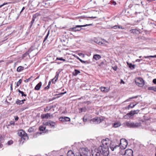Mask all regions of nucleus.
Masks as SVG:
<instances>
[{"label":"nucleus","mask_w":156,"mask_h":156,"mask_svg":"<svg viewBox=\"0 0 156 156\" xmlns=\"http://www.w3.org/2000/svg\"><path fill=\"white\" fill-rule=\"evenodd\" d=\"M18 91L19 93H20L21 94L22 96H25V97L27 95L25 94H24V92L23 91H21L20 90H18Z\"/></svg>","instance_id":"c9c22d12"},{"label":"nucleus","mask_w":156,"mask_h":156,"mask_svg":"<svg viewBox=\"0 0 156 156\" xmlns=\"http://www.w3.org/2000/svg\"><path fill=\"white\" fill-rule=\"evenodd\" d=\"M50 116V113H47L45 114H43L41 115V117L42 119L46 118L48 119Z\"/></svg>","instance_id":"aec40b11"},{"label":"nucleus","mask_w":156,"mask_h":156,"mask_svg":"<svg viewBox=\"0 0 156 156\" xmlns=\"http://www.w3.org/2000/svg\"><path fill=\"white\" fill-rule=\"evenodd\" d=\"M119 144L120 148L124 149L127 145V141L124 139H120V144Z\"/></svg>","instance_id":"39448f33"},{"label":"nucleus","mask_w":156,"mask_h":156,"mask_svg":"<svg viewBox=\"0 0 156 156\" xmlns=\"http://www.w3.org/2000/svg\"><path fill=\"white\" fill-rule=\"evenodd\" d=\"M153 82L155 84H156V79H154L153 80Z\"/></svg>","instance_id":"bf43d9fd"},{"label":"nucleus","mask_w":156,"mask_h":156,"mask_svg":"<svg viewBox=\"0 0 156 156\" xmlns=\"http://www.w3.org/2000/svg\"><path fill=\"white\" fill-rule=\"evenodd\" d=\"M110 141L108 138H106L105 140L103 139L102 140L101 142L102 144L100 146H108V144H109Z\"/></svg>","instance_id":"9d476101"},{"label":"nucleus","mask_w":156,"mask_h":156,"mask_svg":"<svg viewBox=\"0 0 156 156\" xmlns=\"http://www.w3.org/2000/svg\"><path fill=\"white\" fill-rule=\"evenodd\" d=\"M130 32L131 33H133L134 34H137V32H138L139 31L138 30L136 29H132L130 30Z\"/></svg>","instance_id":"cd10ccee"},{"label":"nucleus","mask_w":156,"mask_h":156,"mask_svg":"<svg viewBox=\"0 0 156 156\" xmlns=\"http://www.w3.org/2000/svg\"><path fill=\"white\" fill-rule=\"evenodd\" d=\"M33 47H31L28 50L27 52H26V53L23 55V57H25L28 55L32 51H33L32 49Z\"/></svg>","instance_id":"f3484780"},{"label":"nucleus","mask_w":156,"mask_h":156,"mask_svg":"<svg viewBox=\"0 0 156 156\" xmlns=\"http://www.w3.org/2000/svg\"><path fill=\"white\" fill-rule=\"evenodd\" d=\"M7 143L9 145H10L13 143V141L12 140H10Z\"/></svg>","instance_id":"a18cd8bd"},{"label":"nucleus","mask_w":156,"mask_h":156,"mask_svg":"<svg viewBox=\"0 0 156 156\" xmlns=\"http://www.w3.org/2000/svg\"><path fill=\"white\" fill-rule=\"evenodd\" d=\"M100 89L101 91L104 93L108 92L110 90V88L108 87H100Z\"/></svg>","instance_id":"ddd939ff"},{"label":"nucleus","mask_w":156,"mask_h":156,"mask_svg":"<svg viewBox=\"0 0 156 156\" xmlns=\"http://www.w3.org/2000/svg\"><path fill=\"white\" fill-rule=\"evenodd\" d=\"M16 103L17 105H22L23 104V101H21V100H20L19 99H17L16 101Z\"/></svg>","instance_id":"c756f323"},{"label":"nucleus","mask_w":156,"mask_h":156,"mask_svg":"<svg viewBox=\"0 0 156 156\" xmlns=\"http://www.w3.org/2000/svg\"><path fill=\"white\" fill-rule=\"evenodd\" d=\"M52 106L50 107L47 106L46 108L44 109V111L45 112H48L52 108Z\"/></svg>","instance_id":"2f4dec72"},{"label":"nucleus","mask_w":156,"mask_h":156,"mask_svg":"<svg viewBox=\"0 0 156 156\" xmlns=\"http://www.w3.org/2000/svg\"><path fill=\"white\" fill-rule=\"evenodd\" d=\"M60 72H56V75L55 77L52 80V81L53 83L55 84L58 79V77Z\"/></svg>","instance_id":"9b49d317"},{"label":"nucleus","mask_w":156,"mask_h":156,"mask_svg":"<svg viewBox=\"0 0 156 156\" xmlns=\"http://www.w3.org/2000/svg\"><path fill=\"white\" fill-rule=\"evenodd\" d=\"M139 112V110H134V111H132V112L133 113H134V114H137Z\"/></svg>","instance_id":"3c124183"},{"label":"nucleus","mask_w":156,"mask_h":156,"mask_svg":"<svg viewBox=\"0 0 156 156\" xmlns=\"http://www.w3.org/2000/svg\"><path fill=\"white\" fill-rule=\"evenodd\" d=\"M75 72H73V75L74 76H76L78 74L80 73V71L77 70V69H75L74 70Z\"/></svg>","instance_id":"b1692460"},{"label":"nucleus","mask_w":156,"mask_h":156,"mask_svg":"<svg viewBox=\"0 0 156 156\" xmlns=\"http://www.w3.org/2000/svg\"><path fill=\"white\" fill-rule=\"evenodd\" d=\"M49 126H51L52 127H55V126L56 124L55 122H54L51 121H50Z\"/></svg>","instance_id":"c85d7f7f"},{"label":"nucleus","mask_w":156,"mask_h":156,"mask_svg":"<svg viewBox=\"0 0 156 156\" xmlns=\"http://www.w3.org/2000/svg\"><path fill=\"white\" fill-rule=\"evenodd\" d=\"M156 58V55H150L149 56H144V58Z\"/></svg>","instance_id":"e433bc0d"},{"label":"nucleus","mask_w":156,"mask_h":156,"mask_svg":"<svg viewBox=\"0 0 156 156\" xmlns=\"http://www.w3.org/2000/svg\"><path fill=\"white\" fill-rule=\"evenodd\" d=\"M79 55L80 56H82V55H83V57H84V55L82 53H80L79 54Z\"/></svg>","instance_id":"0e129e2a"},{"label":"nucleus","mask_w":156,"mask_h":156,"mask_svg":"<svg viewBox=\"0 0 156 156\" xmlns=\"http://www.w3.org/2000/svg\"><path fill=\"white\" fill-rule=\"evenodd\" d=\"M36 15H34L33 16V18L32 19V20L31 22V24L30 26V28L32 27V25L33 23H34V21H35V19L36 18H35Z\"/></svg>","instance_id":"5701e85b"},{"label":"nucleus","mask_w":156,"mask_h":156,"mask_svg":"<svg viewBox=\"0 0 156 156\" xmlns=\"http://www.w3.org/2000/svg\"><path fill=\"white\" fill-rule=\"evenodd\" d=\"M124 153H121L122 155H125L126 156H133V151L130 149H127L124 151Z\"/></svg>","instance_id":"423d86ee"},{"label":"nucleus","mask_w":156,"mask_h":156,"mask_svg":"<svg viewBox=\"0 0 156 156\" xmlns=\"http://www.w3.org/2000/svg\"><path fill=\"white\" fill-rule=\"evenodd\" d=\"M56 60H58L61 61H62L64 62L66 61V60L65 59H63L62 58H57Z\"/></svg>","instance_id":"79ce46f5"},{"label":"nucleus","mask_w":156,"mask_h":156,"mask_svg":"<svg viewBox=\"0 0 156 156\" xmlns=\"http://www.w3.org/2000/svg\"><path fill=\"white\" fill-rule=\"evenodd\" d=\"M98 151L104 156H108L109 154L108 146H100L98 147Z\"/></svg>","instance_id":"f257e3e1"},{"label":"nucleus","mask_w":156,"mask_h":156,"mask_svg":"<svg viewBox=\"0 0 156 156\" xmlns=\"http://www.w3.org/2000/svg\"><path fill=\"white\" fill-rule=\"evenodd\" d=\"M135 113H133L132 112V111H131L129 113H128L127 114L128 115V116L129 117V118H130L131 117H132L133 115Z\"/></svg>","instance_id":"7c9ffc66"},{"label":"nucleus","mask_w":156,"mask_h":156,"mask_svg":"<svg viewBox=\"0 0 156 156\" xmlns=\"http://www.w3.org/2000/svg\"><path fill=\"white\" fill-rule=\"evenodd\" d=\"M53 115H50V116H49V118H53Z\"/></svg>","instance_id":"e2e57ef3"},{"label":"nucleus","mask_w":156,"mask_h":156,"mask_svg":"<svg viewBox=\"0 0 156 156\" xmlns=\"http://www.w3.org/2000/svg\"><path fill=\"white\" fill-rule=\"evenodd\" d=\"M79 60L82 63L86 64H88L89 63V62L88 61H84L81 59H80Z\"/></svg>","instance_id":"473e14b6"},{"label":"nucleus","mask_w":156,"mask_h":156,"mask_svg":"<svg viewBox=\"0 0 156 156\" xmlns=\"http://www.w3.org/2000/svg\"><path fill=\"white\" fill-rule=\"evenodd\" d=\"M92 24H89L83 25H76L75 27L72 28H70L69 29L70 31H71L76 32L77 31H79L82 29L81 27H85L87 26H89L92 25Z\"/></svg>","instance_id":"7ed1b4c3"},{"label":"nucleus","mask_w":156,"mask_h":156,"mask_svg":"<svg viewBox=\"0 0 156 156\" xmlns=\"http://www.w3.org/2000/svg\"><path fill=\"white\" fill-rule=\"evenodd\" d=\"M87 18H93V19H95V18H97V17L96 16H94V17L91 16V17H88Z\"/></svg>","instance_id":"052dcab7"},{"label":"nucleus","mask_w":156,"mask_h":156,"mask_svg":"<svg viewBox=\"0 0 156 156\" xmlns=\"http://www.w3.org/2000/svg\"><path fill=\"white\" fill-rule=\"evenodd\" d=\"M9 124L11 125H14L15 123L14 121H11L9 122Z\"/></svg>","instance_id":"5fc2aeb1"},{"label":"nucleus","mask_w":156,"mask_h":156,"mask_svg":"<svg viewBox=\"0 0 156 156\" xmlns=\"http://www.w3.org/2000/svg\"><path fill=\"white\" fill-rule=\"evenodd\" d=\"M67 156H75V155L73 152L72 151L70 150L67 153Z\"/></svg>","instance_id":"4be33fe9"},{"label":"nucleus","mask_w":156,"mask_h":156,"mask_svg":"<svg viewBox=\"0 0 156 156\" xmlns=\"http://www.w3.org/2000/svg\"><path fill=\"white\" fill-rule=\"evenodd\" d=\"M141 123L140 122H132V128H137L141 126Z\"/></svg>","instance_id":"2eb2a0df"},{"label":"nucleus","mask_w":156,"mask_h":156,"mask_svg":"<svg viewBox=\"0 0 156 156\" xmlns=\"http://www.w3.org/2000/svg\"><path fill=\"white\" fill-rule=\"evenodd\" d=\"M22 82V80L21 79H20L17 83H16V86H19L20 84Z\"/></svg>","instance_id":"58836bf2"},{"label":"nucleus","mask_w":156,"mask_h":156,"mask_svg":"<svg viewBox=\"0 0 156 156\" xmlns=\"http://www.w3.org/2000/svg\"><path fill=\"white\" fill-rule=\"evenodd\" d=\"M124 126H126L128 127L132 128V122H126L123 123Z\"/></svg>","instance_id":"4468645a"},{"label":"nucleus","mask_w":156,"mask_h":156,"mask_svg":"<svg viewBox=\"0 0 156 156\" xmlns=\"http://www.w3.org/2000/svg\"><path fill=\"white\" fill-rule=\"evenodd\" d=\"M50 123V121L48 122L43 123V124L45 126H49Z\"/></svg>","instance_id":"49530a36"},{"label":"nucleus","mask_w":156,"mask_h":156,"mask_svg":"<svg viewBox=\"0 0 156 156\" xmlns=\"http://www.w3.org/2000/svg\"><path fill=\"white\" fill-rule=\"evenodd\" d=\"M32 77V76H31L28 79H27L26 80H25V82H26V83H27V82H28L30 80V79H31V78Z\"/></svg>","instance_id":"8fccbe9b"},{"label":"nucleus","mask_w":156,"mask_h":156,"mask_svg":"<svg viewBox=\"0 0 156 156\" xmlns=\"http://www.w3.org/2000/svg\"><path fill=\"white\" fill-rule=\"evenodd\" d=\"M4 138L2 136H0V142H3L4 141Z\"/></svg>","instance_id":"de8ad7c7"},{"label":"nucleus","mask_w":156,"mask_h":156,"mask_svg":"<svg viewBox=\"0 0 156 156\" xmlns=\"http://www.w3.org/2000/svg\"><path fill=\"white\" fill-rule=\"evenodd\" d=\"M92 156H100V153L98 151V149H95L94 151H92Z\"/></svg>","instance_id":"f8f14e48"},{"label":"nucleus","mask_w":156,"mask_h":156,"mask_svg":"<svg viewBox=\"0 0 156 156\" xmlns=\"http://www.w3.org/2000/svg\"><path fill=\"white\" fill-rule=\"evenodd\" d=\"M79 60L82 63L86 64H88L89 63V62L88 61H84L81 59H80Z\"/></svg>","instance_id":"72a5a7b5"},{"label":"nucleus","mask_w":156,"mask_h":156,"mask_svg":"<svg viewBox=\"0 0 156 156\" xmlns=\"http://www.w3.org/2000/svg\"><path fill=\"white\" fill-rule=\"evenodd\" d=\"M148 90H153L154 91L156 92V87H148Z\"/></svg>","instance_id":"bb28decb"},{"label":"nucleus","mask_w":156,"mask_h":156,"mask_svg":"<svg viewBox=\"0 0 156 156\" xmlns=\"http://www.w3.org/2000/svg\"><path fill=\"white\" fill-rule=\"evenodd\" d=\"M109 147L112 151H114L117 147H119V145H116L114 142L110 141Z\"/></svg>","instance_id":"1a4fd4ad"},{"label":"nucleus","mask_w":156,"mask_h":156,"mask_svg":"<svg viewBox=\"0 0 156 156\" xmlns=\"http://www.w3.org/2000/svg\"><path fill=\"white\" fill-rule=\"evenodd\" d=\"M102 121H101V119L98 117H96L90 120V122L91 123H95L97 124L100 123Z\"/></svg>","instance_id":"0eeeda50"},{"label":"nucleus","mask_w":156,"mask_h":156,"mask_svg":"<svg viewBox=\"0 0 156 156\" xmlns=\"http://www.w3.org/2000/svg\"><path fill=\"white\" fill-rule=\"evenodd\" d=\"M42 85V83L40 82L38 84H37L34 88L35 90H38L40 88Z\"/></svg>","instance_id":"a211bd4d"},{"label":"nucleus","mask_w":156,"mask_h":156,"mask_svg":"<svg viewBox=\"0 0 156 156\" xmlns=\"http://www.w3.org/2000/svg\"><path fill=\"white\" fill-rule=\"evenodd\" d=\"M137 97H138L137 96H135V97H131L129 98V99H127V100H126L125 101H130V100L131 99H133V98H136Z\"/></svg>","instance_id":"a19ab883"},{"label":"nucleus","mask_w":156,"mask_h":156,"mask_svg":"<svg viewBox=\"0 0 156 156\" xmlns=\"http://www.w3.org/2000/svg\"><path fill=\"white\" fill-rule=\"evenodd\" d=\"M59 119L61 121H70V119L67 117H60Z\"/></svg>","instance_id":"dca6fc26"},{"label":"nucleus","mask_w":156,"mask_h":156,"mask_svg":"<svg viewBox=\"0 0 156 156\" xmlns=\"http://www.w3.org/2000/svg\"><path fill=\"white\" fill-rule=\"evenodd\" d=\"M24 68L23 67L20 66L17 68V71L18 72H21L24 69Z\"/></svg>","instance_id":"393cba45"},{"label":"nucleus","mask_w":156,"mask_h":156,"mask_svg":"<svg viewBox=\"0 0 156 156\" xmlns=\"http://www.w3.org/2000/svg\"><path fill=\"white\" fill-rule=\"evenodd\" d=\"M98 44H103V43H102V42H99L98 43H97Z\"/></svg>","instance_id":"774afa93"},{"label":"nucleus","mask_w":156,"mask_h":156,"mask_svg":"<svg viewBox=\"0 0 156 156\" xmlns=\"http://www.w3.org/2000/svg\"><path fill=\"white\" fill-rule=\"evenodd\" d=\"M49 31H48V33L47 34L46 36H45V38H44V40L43 41V43L47 39L48 37V36H49Z\"/></svg>","instance_id":"ea45409f"},{"label":"nucleus","mask_w":156,"mask_h":156,"mask_svg":"<svg viewBox=\"0 0 156 156\" xmlns=\"http://www.w3.org/2000/svg\"><path fill=\"white\" fill-rule=\"evenodd\" d=\"M118 25H115V26H113L112 27V28L113 29H116L117 28H118Z\"/></svg>","instance_id":"864d4df0"},{"label":"nucleus","mask_w":156,"mask_h":156,"mask_svg":"<svg viewBox=\"0 0 156 156\" xmlns=\"http://www.w3.org/2000/svg\"><path fill=\"white\" fill-rule=\"evenodd\" d=\"M101 58V56L100 55L98 54L94 55L93 57V59H95L96 60L99 59Z\"/></svg>","instance_id":"6ab92c4d"},{"label":"nucleus","mask_w":156,"mask_h":156,"mask_svg":"<svg viewBox=\"0 0 156 156\" xmlns=\"http://www.w3.org/2000/svg\"><path fill=\"white\" fill-rule=\"evenodd\" d=\"M117 66H115L114 67H113V68L114 70L116 71L117 69Z\"/></svg>","instance_id":"13d9d810"},{"label":"nucleus","mask_w":156,"mask_h":156,"mask_svg":"<svg viewBox=\"0 0 156 156\" xmlns=\"http://www.w3.org/2000/svg\"><path fill=\"white\" fill-rule=\"evenodd\" d=\"M83 121L84 122H86V121H87V119H85V117H84L83 118Z\"/></svg>","instance_id":"69168bd1"},{"label":"nucleus","mask_w":156,"mask_h":156,"mask_svg":"<svg viewBox=\"0 0 156 156\" xmlns=\"http://www.w3.org/2000/svg\"><path fill=\"white\" fill-rule=\"evenodd\" d=\"M136 83L140 87H142L144 84V80L142 78H139L135 80Z\"/></svg>","instance_id":"6e6552de"},{"label":"nucleus","mask_w":156,"mask_h":156,"mask_svg":"<svg viewBox=\"0 0 156 156\" xmlns=\"http://www.w3.org/2000/svg\"><path fill=\"white\" fill-rule=\"evenodd\" d=\"M79 152L81 155L85 156H91L90 151L87 148H82L79 149Z\"/></svg>","instance_id":"f03ea898"},{"label":"nucleus","mask_w":156,"mask_h":156,"mask_svg":"<svg viewBox=\"0 0 156 156\" xmlns=\"http://www.w3.org/2000/svg\"><path fill=\"white\" fill-rule=\"evenodd\" d=\"M81 110V112H85L86 110V107H84L82 108H81L80 109Z\"/></svg>","instance_id":"c03bdc74"},{"label":"nucleus","mask_w":156,"mask_h":156,"mask_svg":"<svg viewBox=\"0 0 156 156\" xmlns=\"http://www.w3.org/2000/svg\"><path fill=\"white\" fill-rule=\"evenodd\" d=\"M15 119L16 121H17L19 119V117L17 116H14Z\"/></svg>","instance_id":"6e6d98bb"},{"label":"nucleus","mask_w":156,"mask_h":156,"mask_svg":"<svg viewBox=\"0 0 156 156\" xmlns=\"http://www.w3.org/2000/svg\"><path fill=\"white\" fill-rule=\"evenodd\" d=\"M45 127L44 126H41L39 127V129H40V131H43L45 130Z\"/></svg>","instance_id":"f704fd0d"},{"label":"nucleus","mask_w":156,"mask_h":156,"mask_svg":"<svg viewBox=\"0 0 156 156\" xmlns=\"http://www.w3.org/2000/svg\"><path fill=\"white\" fill-rule=\"evenodd\" d=\"M121 126V123L120 122H115L113 125V127L117 128Z\"/></svg>","instance_id":"a878e982"},{"label":"nucleus","mask_w":156,"mask_h":156,"mask_svg":"<svg viewBox=\"0 0 156 156\" xmlns=\"http://www.w3.org/2000/svg\"><path fill=\"white\" fill-rule=\"evenodd\" d=\"M18 135L21 137V141L24 142V140L27 139L28 136L27 134L23 130H20L18 133Z\"/></svg>","instance_id":"20e7f679"},{"label":"nucleus","mask_w":156,"mask_h":156,"mask_svg":"<svg viewBox=\"0 0 156 156\" xmlns=\"http://www.w3.org/2000/svg\"><path fill=\"white\" fill-rule=\"evenodd\" d=\"M124 118L125 119H128L129 118H130L128 116V115H127V114L124 116Z\"/></svg>","instance_id":"09e8293b"},{"label":"nucleus","mask_w":156,"mask_h":156,"mask_svg":"<svg viewBox=\"0 0 156 156\" xmlns=\"http://www.w3.org/2000/svg\"><path fill=\"white\" fill-rule=\"evenodd\" d=\"M51 82L49 81L48 83V85L44 88V89L47 90L49 88L50 84H51Z\"/></svg>","instance_id":"4c0bfd02"},{"label":"nucleus","mask_w":156,"mask_h":156,"mask_svg":"<svg viewBox=\"0 0 156 156\" xmlns=\"http://www.w3.org/2000/svg\"><path fill=\"white\" fill-rule=\"evenodd\" d=\"M136 104L135 105H132V104H130L128 106V109H129V108H133V107H134V106L136 105Z\"/></svg>","instance_id":"37998d69"},{"label":"nucleus","mask_w":156,"mask_h":156,"mask_svg":"<svg viewBox=\"0 0 156 156\" xmlns=\"http://www.w3.org/2000/svg\"><path fill=\"white\" fill-rule=\"evenodd\" d=\"M112 4L114 5H115L116 4V2H115L113 1L112 2Z\"/></svg>","instance_id":"4d7b16f0"},{"label":"nucleus","mask_w":156,"mask_h":156,"mask_svg":"<svg viewBox=\"0 0 156 156\" xmlns=\"http://www.w3.org/2000/svg\"><path fill=\"white\" fill-rule=\"evenodd\" d=\"M127 64L128 66L131 69H133L135 68V65H133L132 63H129L128 62H127Z\"/></svg>","instance_id":"412c9836"},{"label":"nucleus","mask_w":156,"mask_h":156,"mask_svg":"<svg viewBox=\"0 0 156 156\" xmlns=\"http://www.w3.org/2000/svg\"><path fill=\"white\" fill-rule=\"evenodd\" d=\"M118 28L121 29H124V28H123L121 26H120L119 25H118Z\"/></svg>","instance_id":"680f3d73"},{"label":"nucleus","mask_w":156,"mask_h":156,"mask_svg":"<svg viewBox=\"0 0 156 156\" xmlns=\"http://www.w3.org/2000/svg\"><path fill=\"white\" fill-rule=\"evenodd\" d=\"M33 129L32 128H30L29 129H28V131L30 132H33Z\"/></svg>","instance_id":"603ef678"},{"label":"nucleus","mask_w":156,"mask_h":156,"mask_svg":"<svg viewBox=\"0 0 156 156\" xmlns=\"http://www.w3.org/2000/svg\"><path fill=\"white\" fill-rule=\"evenodd\" d=\"M141 60H142V59H137L136 60V61L137 62H140Z\"/></svg>","instance_id":"338daca9"}]
</instances>
